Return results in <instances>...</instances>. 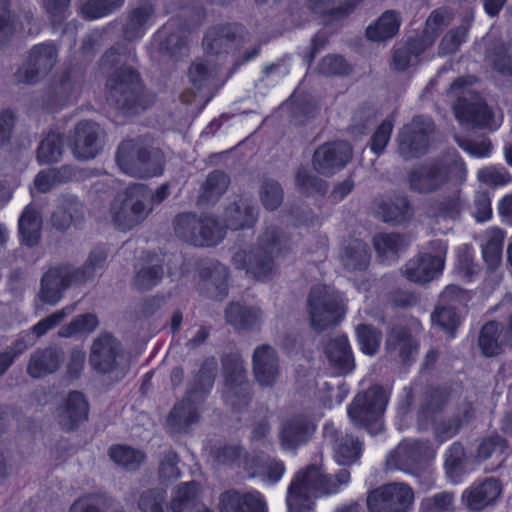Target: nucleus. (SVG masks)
<instances>
[{"instance_id":"f257e3e1","label":"nucleus","mask_w":512,"mask_h":512,"mask_svg":"<svg viewBox=\"0 0 512 512\" xmlns=\"http://www.w3.org/2000/svg\"><path fill=\"white\" fill-rule=\"evenodd\" d=\"M349 481L350 472L347 469H340L331 476L320 467L308 466L305 471L297 473L288 488V512H310L313 507L312 497L335 493Z\"/></svg>"},{"instance_id":"f03ea898","label":"nucleus","mask_w":512,"mask_h":512,"mask_svg":"<svg viewBox=\"0 0 512 512\" xmlns=\"http://www.w3.org/2000/svg\"><path fill=\"white\" fill-rule=\"evenodd\" d=\"M287 246V238L276 226H268L258 237L256 246L240 249L232 256L236 269L245 270L257 280H266L276 272L275 259Z\"/></svg>"},{"instance_id":"7ed1b4c3","label":"nucleus","mask_w":512,"mask_h":512,"mask_svg":"<svg viewBox=\"0 0 512 512\" xmlns=\"http://www.w3.org/2000/svg\"><path fill=\"white\" fill-rule=\"evenodd\" d=\"M218 364L214 357L207 358L186 392L185 398L176 403L167 417L171 432H183L199 419V410L212 388Z\"/></svg>"},{"instance_id":"20e7f679","label":"nucleus","mask_w":512,"mask_h":512,"mask_svg":"<svg viewBox=\"0 0 512 512\" xmlns=\"http://www.w3.org/2000/svg\"><path fill=\"white\" fill-rule=\"evenodd\" d=\"M466 166L455 152L415 166L408 173L409 188L419 194L439 191L448 182L460 184L466 178Z\"/></svg>"},{"instance_id":"39448f33","label":"nucleus","mask_w":512,"mask_h":512,"mask_svg":"<svg viewBox=\"0 0 512 512\" xmlns=\"http://www.w3.org/2000/svg\"><path fill=\"white\" fill-rule=\"evenodd\" d=\"M475 78L472 76L459 77L453 81L448 89V95L455 98L454 114L461 123L471 124L475 127L496 129V121L491 108L481 96L473 89Z\"/></svg>"},{"instance_id":"423d86ee","label":"nucleus","mask_w":512,"mask_h":512,"mask_svg":"<svg viewBox=\"0 0 512 512\" xmlns=\"http://www.w3.org/2000/svg\"><path fill=\"white\" fill-rule=\"evenodd\" d=\"M115 158L119 168L132 177L148 178L163 172L162 153L142 137L123 140L118 146Z\"/></svg>"},{"instance_id":"0eeeda50","label":"nucleus","mask_w":512,"mask_h":512,"mask_svg":"<svg viewBox=\"0 0 512 512\" xmlns=\"http://www.w3.org/2000/svg\"><path fill=\"white\" fill-rule=\"evenodd\" d=\"M307 306L311 326L319 332L337 325L346 312L341 293L329 285L313 286L307 298Z\"/></svg>"},{"instance_id":"6e6552de","label":"nucleus","mask_w":512,"mask_h":512,"mask_svg":"<svg viewBox=\"0 0 512 512\" xmlns=\"http://www.w3.org/2000/svg\"><path fill=\"white\" fill-rule=\"evenodd\" d=\"M386 404L385 391L379 386H373L355 396L348 407V416L355 427L377 435L383 431L382 415Z\"/></svg>"},{"instance_id":"1a4fd4ad","label":"nucleus","mask_w":512,"mask_h":512,"mask_svg":"<svg viewBox=\"0 0 512 512\" xmlns=\"http://www.w3.org/2000/svg\"><path fill=\"white\" fill-rule=\"evenodd\" d=\"M173 227L179 238L195 246H214L224 237L223 228L210 215L182 212L175 216Z\"/></svg>"},{"instance_id":"9d476101","label":"nucleus","mask_w":512,"mask_h":512,"mask_svg":"<svg viewBox=\"0 0 512 512\" xmlns=\"http://www.w3.org/2000/svg\"><path fill=\"white\" fill-rule=\"evenodd\" d=\"M107 101L116 109L132 111L139 104L143 86L139 73L128 66L115 69L106 81Z\"/></svg>"},{"instance_id":"9b49d317","label":"nucleus","mask_w":512,"mask_h":512,"mask_svg":"<svg viewBox=\"0 0 512 512\" xmlns=\"http://www.w3.org/2000/svg\"><path fill=\"white\" fill-rule=\"evenodd\" d=\"M435 133V123L427 116L417 115L397 134V153L408 161L427 153Z\"/></svg>"},{"instance_id":"f8f14e48","label":"nucleus","mask_w":512,"mask_h":512,"mask_svg":"<svg viewBox=\"0 0 512 512\" xmlns=\"http://www.w3.org/2000/svg\"><path fill=\"white\" fill-rule=\"evenodd\" d=\"M147 197L137 184L129 186L123 194L118 195L110 206L114 224L120 230L126 231L142 223L152 212V206L145 203Z\"/></svg>"},{"instance_id":"ddd939ff","label":"nucleus","mask_w":512,"mask_h":512,"mask_svg":"<svg viewBox=\"0 0 512 512\" xmlns=\"http://www.w3.org/2000/svg\"><path fill=\"white\" fill-rule=\"evenodd\" d=\"M90 366L99 374L116 373L123 376L128 370L127 356L121 343L110 333H101L92 342Z\"/></svg>"},{"instance_id":"4468645a","label":"nucleus","mask_w":512,"mask_h":512,"mask_svg":"<svg viewBox=\"0 0 512 512\" xmlns=\"http://www.w3.org/2000/svg\"><path fill=\"white\" fill-rule=\"evenodd\" d=\"M58 60V48L54 43L34 45L23 64L14 74L17 83L35 84L48 75Z\"/></svg>"},{"instance_id":"2eb2a0df","label":"nucleus","mask_w":512,"mask_h":512,"mask_svg":"<svg viewBox=\"0 0 512 512\" xmlns=\"http://www.w3.org/2000/svg\"><path fill=\"white\" fill-rule=\"evenodd\" d=\"M72 285H81L73 265L62 263L52 266L40 279L36 301L55 306L63 298L64 292Z\"/></svg>"},{"instance_id":"dca6fc26","label":"nucleus","mask_w":512,"mask_h":512,"mask_svg":"<svg viewBox=\"0 0 512 512\" xmlns=\"http://www.w3.org/2000/svg\"><path fill=\"white\" fill-rule=\"evenodd\" d=\"M414 500L413 490L404 483L382 485L369 492V512H407Z\"/></svg>"},{"instance_id":"f3484780","label":"nucleus","mask_w":512,"mask_h":512,"mask_svg":"<svg viewBox=\"0 0 512 512\" xmlns=\"http://www.w3.org/2000/svg\"><path fill=\"white\" fill-rule=\"evenodd\" d=\"M432 249L438 254L419 253L407 261L402 269L403 276L414 283L425 284L437 278L445 263L446 244L442 241L431 242Z\"/></svg>"},{"instance_id":"a211bd4d","label":"nucleus","mask_w":512,"mask_h":512,"mask_svg":"<svg viewBox=\"0 0 512 512\" xmlns=\"http://www.w3.org/2000/svg\"><path fill=\"white\" fill-rule=\"evenodd\" d=\"M83 77L76 71H65L55 77L44 89L42 103L55 110L78 100L82 93Z\"/></svg>"},{"instance_id":"6ab92c4d","label":"nucleus","mask_w":512,"mask_h":512,"mask_svg":"<svg viewBox=\"0 0 512 512\" xmlns=\"http://www.w3.org/2000/svg\"><path fill=\"white\" fill-rule=\"evenodd\" d=\"M352 158V148L347 141L325 143L318 147L312 157L316 172L332 176L343 169Z\"/></svg>"},{"instance_id":"aec40b11","label":"nucleus","mask_w":512,"mask_h":512,"mask_svg":"<svg viewBox=\"0 0 512 512\" xmlns=\"http://www.w3.org/2000/svg\"><path fill=\"white\" fill-rule=\"evenodd\" d=\"M105 132L99 124L84 120L74 128L72 152L79 160L95 158L103 147Z\"/></svg>"},{"instance_id":"412c9836","label":"nucleus","mask_w":512,"mask_h":512,"mask_svg":"<svg viewBox=\"0 0 512 512\" xmlns=\"http://www.w3.org/2000/svg\"><path fill=\"white\" fill-rule=\"evenodd\" d=\"M252 369L260 386H273L280 375L279 356L275 348L269 344L257 346L252 355Z\"/></svg>"},{"instance_id":"4be33fe9","label":"nucleus","mask_w":512,"mask_h":512,"mask_svg":"<svg viewBox=\"0 0 512 512\" xmlns=\"http://www.w3.org/2000/svg\"><path fill=\"white\" fill-rule=\"evenodd\" d=\"M199 289L206 296L222 300L228 295V268L218 261L204 262L199 268Z\"/></svg>"},{"instance_id":"5701e85b","label":"nucleus","mask_w":512,"mask_h":512,"mask_svg":"<svg viewBox=\"0 0 512 512\" xmlns=\"http://www.w3.org/2000/svg\"><path fill=\"white\" fill-rule=\"evenodd\" d=\"M241 31V26L237 24L213 26L204 36L203 47L210 55L228 54L239 45Z\"/></svg>"},{"instance_id":"b1692460","label":"nucleus","mask_w":512,"mask_h":512,"mask_svg":"<svg viewBox=\"0 0 512 512\" xmlns=\"http://www.w3.org/2000/svg\"><path fill=\"white\" fill-rule=\"evenodd\" d=\"M325 437L331 443L339 464L352 465L360 459L363 444L357 437L344 433L332 425L325 426Z\"/></svg>"},{"instance_id":"393cba45","label":"nucleus","mask_w":512,"mask_h":512,"mask_svg":"<svg viewBox=\"0 0 512 512\" xmlns=\"http://www.w3.org/2000/svg\"><path fill=\"white\" fill-rule=\"evenodd\" d=\"M155 5L150 0H140L127 11L122 32L125 40L134 41L144 36L154 22Z\"/></svg>"},{"instance_id":"a878e982","label":"nucleus","mask_w":512,"mask_h":512,"mask_svg":"<svg viewBox=\"0 0 512 512\" xmlns=\"http://www.w3.org/2000/svg\"><path fill=\"white\" fill-rule=\"evenodd\" d=\"M218 510L219 512H267V506L259 492L241 493L230 489L219 495Z\"/></svg>"},{"instance_id":"bb28decb","label":"nucleus","mask_w":512,"mask_h":512,"mask_svg":"<svg viewBox=\"0 0 512 512\" xmlns=\"http://www.w3.org/2000/svg\"><path fill=\"white\" fill-rule=\"evenodd\" d=\"M89 404L81 392H70L57 409V421L65 431L75 430L88 418Z\"/></svg>"},{"instance_id":"cd10ccee","label":"nucleus","mask_w":512,"mask_h":512,"mask_svg":"<svg viewBox=\"0 0 512 512\" xmlns=\"http://www.w3.org/2000/svg\"><path fill=\"white\" fill-rule=\"evenodd\" d=\"M314 431L315 425L308 417L295 415L281 425L279 434L281 446L285 450H296L311 439Z\"/></svg>"},{"instance_id":"c85d7f7f","label":"nucleus","mask_w":512,"mask_h":512,"mask_svg":"<svg viewBox=\"0 0 512 512\" xmlns=\"http://www.w3.org/2000/svg\"><path fill=\"white\" fill-rule=\"evenodd\" d=\"M229 75V73H223L219 65L204 59L195 60L188 71L189 80L197 90L206 88L209 91H216L225 83Z\"/></svg>"},{"instance_id":"c756f323","label":"nucleus","mask_w":512,"mask_h":512,"mask_svg":"<svg viewBox=\"0 0 512 512\" xmlns=\"http://www.w3.org/2000/svg\"><path fill=\"white\" fill-rule=\"evenodd\" d=\"M64 352L56 346L36 349L29 358L26 372L35 379L55 373L64 361Z\"/></svg>"},{"instance_id":"7c9ffc66","label":"nucleus","mask_w":512,"mask_h":512,"mask_svg":"<svg viewBox=\"0 0 512 512\" xmlns=\"http://www.w3.org/2000/svg\"><path fill=\"white\" fill-rule=\"evenodd\" d=\"M501 492L500 481L494 477H489L467 488L463 492L462 499L470 510L479 511L494 504L500 497Z\"/></svg>"},{"instance_id":"2f4dec72","label":"nucleus","mask_w":512,"mask_h":512,"mask_svg":"<svg viewBox=\"0 0 512 512\" xmlns=\"http://www.w3.org/2000/svg\"><path fill=\"white\" fill-rule=\"evenodd\" d=\"M385 349L391 356L398 357L403 363H407L414 360L418 344L407 327L394 325L387 332Z\"/></svg>"},{"instance_id":"473e14b6","label":"nucleus","mask_w":512,"mask_h":512,"mask_svg":"<svg viewBox=\"0 0 512 512\" xmlns=\"http://www.w3.org/2000/svg\"><path fill=\"white\" fill-rule=\"evenodd\" d=\"M423 459L422 446L418 442H402L386 460L387 469H398L408 473L418 471Z\"/></svg>"},{"instance_id":"72a5a7b5","label":"nucleus","mask_w":512,"mask_h":512,"mask_svg":"<svg viewBox=\"0 0 512 512\" xmlns=\"http://www.w3.org/2000/svg\"><path fill=\"white\" fill-rule=\"evenodd\" d=\"M257 219V207L242 198L230 203L223 213L225 227L235 231L252 228Z\"/></svg>"},{"instance_id":"f704fd0d","label":"nucleus","mask_w":512,"mask_h":512,"mask_svg":"<svg viewBox=\"0 0 512 512\" xmlns=\"http://www.w3.org/2000/svg\"><path fill=\"white\" fill-rule=\"evenodd\" d=\"M324 352L331 367L339 375H346L354 369V357L346 336L331 338L326 343Z\"/></svg>"},{"instance_id":"c9c22d12","label":"nucleus","mask_w":512,"mask_h":512,"mask_svg":"<svg viewBox=\"0 0 512 512\" xmlns=\"http://www.w3.org/2000/svg\"><path fill=\"white\" fill-rule=\"evenodd\" d=\"M84 217V206L76 196L63 195L53 211L50 223L53 228L64 231Z\"/></svg>"},{"instance_id":"e433bc0d","label":"nucleus","mask_w":512,"mask_h":512,"mask_svg":"<svg viewBox=\"0 0 512 512\" xmlns=\"http://www.w3.org/2000/svg\"><path fill=\"white\" fill-rule=\"evenodd\" d=\"M164 258L149 257L135 269L132 287L139 292H147L160 284L164 277Z\"/></svg>"},{"instance_id":"4c0bfd02","label":"nucleus","mask_w":512,"mask_h":512,"mask_svg":"<svg viewBox=\"0 0 512 512\" xmlns=\"http://www.w3.org/2000/svg\"><path fill=\"white\" fill-rule=\"evenodd\" d=\"M225 319L236 330H252L262 320V311L256 306L232 302L225 309Z\"/></svg>"},{"instance_id":"58836bf2","label":"nucleus","mask_w":512,"mask_h":512,"mask_svg":"<svg viewBox=\"0 0 512 512\" xmlns=\"http://www.w3.org/2000/svg\"><path fill=\"white\" fill-rule=\"evenodd\" d=\"M230 179L226 173L220 170L210 172L202 183L197 196L198 206L213 205L223 196L228 189Z\"/></svg>"},{"instance_id":"ea45409f","label":"nucleus","mask_w":512,"mask_h":512,"mask_svg":"<svg viewBox=\"0 0 512 512\" xmlns=\"http://www.w3.org/2000/svg\"><path fill=\"white\" fill-rule=\"evenodd\" d=\"M200 496L201 486L199 483L190 481L179 484L172 493L171 512H191L202 503Z\"/></svg>"},{"instance_id":"a19ab883","label":"nucleus","mask_w":512,"mask_h":512,"mask_svg":"<svg viewBox=\"0 0 512 512\" xmlns=\"http://www.w3.org/2000/svg\"><path fill=\"white\" fill-rule=\"evenodd\" d=\"M339 257L346 270H365L370 262L369 247L364 241L353 239L343 246Z\"/></svg>"},{"instance_id":"79ce46f5","label":"nucleus","mask_w":512,"mask_h":512,"mask_svg":"<svg viewBox=\"0 0 512 512\" xmlns=\"http://www.w3.org/2000/svg\"><path fill=\"white\" fill-rule=\"evenodd\" d=\"M400 14L395 10H387L366 29V36L374 42H382L393 38L399 31Z\"/></svg>"},{"instance_id":"37998d69","label":"nucleus","mask_w":512,"mask_h":512,"mask_svg":"<svg viewBox=\"0 0 512 512\" xmlns=\"http://www.w3.org/2000/svg\"><path fill=\"white\" fill-rule=\"evenodd\" d=\"M378 213L384 222L401 224L411 219L413 210L406 196L394 195L381 202Z\"/></svg>"},{"instance_id":"c03bdc74","label":"nucleus","mask_w":512,"mask_h":512,"mask_svg":"<svg viewBox=\"0 0 512 512\" xmlns=\"http://www.w3.org/2000/svg\"><path fill=\"white\" fill-rule=\"evenodd\" d=\"M18 226L22 243L29 247H34L39 243L42 218L36 209L28 205L19 218Z\"/></svg>"},{"instance_id":"a18cd8bd","label":"nucleus","mask_w":512,"mask_h":512,"mask_svg":"<svg viewBox=\"0 0 512 512\" xmlns=\"http://www.w3.org/2000/svg\"><path fill=\"white\" fill-rule=\"evenodd\" d=\"M511 45L501 39L490 42L486 51V60L494 70L503 76L512 77Z\"/></svg>"},{"instance_id":"49530a36","label":"nucleus","mask_w":512,"mask_h":512,"mask_svg":"<svg viewBox=\"0 0 512 512\" xmlns=\"http://www.w3.org/2000/svg\"><path fill=\"white\" fill-rule=\"evenodd\" d=\"M479 347L482 353L487 357H494L503 352L504 346H509L503 341V334L500 324L495 321L486 323L479 335Z\"/></svg>"},{"instance_id":"de8ad7c7","label":"nucleus","mask_w":512,"mask_h":512,"mask_svg":"<svg viewBox=\"0 0 512 512\" xmlns=\"http://www.w3.org/2000/svg\"><path fill=\"white\" fill-rule=\"evenodd\" d=\"M449 401V391L445 387H428L421 399L419 415L423 419H432L440 413Z\"/></svg>"},{"instance_id":"09e8293b","label":"nucleus","mask_w":512,"mask_h":512,"mask_svg":"<svg viewBox=\"0 0 512 512\" xmlns=\"http://www.w3.org/2000/svg\"><path fill=\"white\" fill-rule=\"evenodd\" d=\"M504 235L500 229L487 230L485 241L482 243L483 259L490 271L495 270L501 263Z\"/></svg>"},{"instance_id":"8fccbe9b","label":"nucleus","mask_w":512,"mask_h":512,"mask_svg":"<svg viewBox=\"0 0 512 512\" xmlns=\"http://www.w3.org/2000/svg\"><path fill=\"white\" fill-rule=\"evenodd\" d=\"M224 387L249 383L244 360L238 354H227L221 359Z\"/></svg>"},{"instance_id":"3c124183","label":"nucleus","mask_w":512,"mask_h":512,"mask_svg":"<svg viewBox=\"0 0 512 512\" xmlns=\"http://www.w3.org/2000/svg\"><path fill=\"white\" fill-rule=\"evenodd\" d=\"M461 210V200L459 191L453 195L444 197L442 199H434L429 201L426 209L428 216L433 218H451L456 219Z\"/></svg>"},{"instance_id":"603ef678","label":"nucleus","mask_w":512,"mask_h":512,"mask_svg":"<svg viewBox=\"0 0 512 512\" xmlns=\"http://www.w3.org/2000/svg\"><path fill=\"white\" fill-rule=\"evenodd\" d=\"M444 467L453 482H458L466 472V453L460 442H454L447 450Z\"/></svg>"},{"instance_id":"864d4df0","label":"nucleus","mask_w":512,"mask_h":512,"mask_svg":"<svg viewBox=\"0 0 512 512\" xmlns=\"http://www.w3.org/2000/svg\"><path fill=\"white\" fill-rule=\"evenodd\" d=\"M295 186L300 193L307 195H325L328 183L310 172L306 167H299L295 173Z\"/></svg>"},{"instance_id":"5fc2aeb1","label":"nucleus","mask_w":512,"mask_h":512,"mask_svg":"<svg viewBox=\"0 0 512 512\" xmlns=\"http://www.w3.org/2000/svg\"><path fill=\"white\" fill-rule=\"evenodd\" d=\"M474 15L472 11L466 12L462 23L455 29H451L441 40L440 49L443 53L449 54L458 51L460 45L465 42L467 32L473 22Z\"/></svg>"},{"instance_id":"6e6d98bb","label":"nucleus","mask_w":512,"mask_h":512,"mask_svg":"<svg viewBox=\"0 0 512 512\" xmlns=\"http://www.w3.org/2000/svg\"><path fill=\"white\" fill-rule=\"evenodd\" d=\"M63 153V139L60 134L49 132L37 149L38 161L42 164L58 162Z\"/></svg>"},{"instance_id":"4d7b16f0","label":"nucleus","mask_w":512,"mask_h":512,"mask_svg":"<svg viewBox=\"0 0 512 512\" xmlns=\"http://www.w3.org/2000/svg\"><path fill=\"white\" fill-rule=\"evenodd\" d=\"M159 51L161 54L174 59L187 56L189 53L188 35L184 31L170 33L160 41Z\"/></svg>"},{"instance_id":"13d9d810","label":"nucleus","mask_w":512,"mask_h":512,"mask_svg":"<svg viewBox=\"0 0 512 512\" xmlns=\"http://www.w3.org/2000/svg\"><path fill=\"white\" fill-rule=\"evenodd\" d=\"M110 458L126 470L135 471L145 460L142 451L124 445H117L109 449Z\"/></svg>"},{"instance_id":"bf43d9fd","label":"nucleus","mask_w":512,"mask_h":512,"mask_svg":"<svg viewBox=\"0 0 512 512\" xmlns=\"http://www.w3.org/2000/svg\"><path fill=\"white\" fill-rule=\"evenodd\" d=\"M108 257V252L104 247H95L88 255L83 266L74 267V272L78 277L81 285L94 277L96 270L104 267Z\"/></svg>"},{"instance_id":"052dcab7","label":"nucleus","mask_w":512,"mask_h":512,"mask_svg":"<svg viewBox=\"0 0 512 512\" xmlns=\"http://www.w3.org/2000/svg\"><path fill=\"white\" fill-rule=\"evenodd\" d=\"M374 247L379 256H395L407 247L404 237L396 233H380L373 239Z\"/></svg>"},{"instance_id":"680f3d73","label":"nucleus","mask_w":512,"mask_h":512,"mask_svg":"<svg viewBox=\"0 0 512 512\" xmlns=\"http://www.w3.org/2000/svg\"><path fill=\"white\" fill-rule=\"evenodd\" d=\"M356 334L360 348L367 355L377 353L382 340V332L369 324H359L356 327Z\"/></svg>"},{"instance_id":"e2e57ef3","label":"nucleus","mask_w":512,"mask_h":512,"mask_svg":"<svg viewBox=\"0 0 512 512\" xmlns=\"http://www.w3.org/2000/svg\"><path fill=\"white\" fill-rule=\"evenodd\" d=\"M158 462V476L161 482L176 480L180 477L179 456L175 451L168 449L161 452Z\"/></svg>"},{"instance_id":"0e129e2a","label":"nucleus","mask_w":512,"mask_h":512,"mask_svg":"<svg viewBox=\"0 0 512 512\" xmlns=\"http://www.w3.org/2000/svg\"><path fill=\"white\" fill-rule=\"evenodd\" d=\"M74 310L75 305H69L60 310H57L33 325L30 329V332L36 338H41L49 331L57 327L60 323H62L71 313H73Z\"/></svg>"},{"instance_id":"69168bd1","label":"nucleus","mask_w":512,"mask_h":512,"mask_svg":"<svg viewBox=\"0 0 512 512\" xmlns=\"http://www.w3.org/2000/svg\"><path fill=\"white\" fill-rule=\"evenodd\" d=\"M225 402L235 411H241L251 401L250 384H240L224 387Z\"/></svg>"},{"instance_id":"338daca9","label":"nucleus","mask_w":512,"mask_h":512,"mask_svg":"<svg viewBox=\"0 0 512 512\" xmlns=\"http://www.w3.org/2000/svg\"><path fill=\"white\" fill-rule=\"evenodd\" d=\"M125 0H88L82 6V13L88 19H97L120 9Z\"/></svg>"},{"instance_id":"774afa93","label":"nucleus","mask_w":512,"mask_h":512,"mask_svg":"<svg viewBox=\"0 0 512 512\" xmlns=\"http://www.w3.org/2000/svg\"><path fill=\"white\" fill-rule=\"evenodd\" d=\"M260 199L267 210H276L283 201V189L281 185L275 180L265 179L261 185Z\"/></svg>"}]
</instances>
